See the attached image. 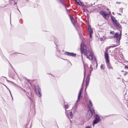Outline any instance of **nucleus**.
<instances>
[{"mask_svg": "<svg viewBox=\"0 0 128 128\" xmlns=\"http://www.w3.org/2000/svg\"><path fill=\"white\" fill-rule=\"evenodd\" d=\"M116 3L117 4H120V3L119 2H116Z\"/></svg>", "mask_w": 128, "mask_h": 128, "instance_id": "bb28decb", "label": "nucleus"}, {"mask_svg": "<svg viewBox=\"0 0 128 128\" xmlns=\"http://www.w3.org/2000/svg\"><path fill=\"white\" fill-rule=\"evenodd\" d=\"M100 14L106 19H108L109 18V14L111 15L110 12L109 14L107 13L104 11H102L100 12Z\"/></svg>", "mask_w": 128, "mask_h": 128, "instance_id": "39448f33", "label": "nucleus"}, {"mask_svg": "<svg viewBox=\"0 0 128 128\" xmlns=\"http://www.w3.org/2000/svg\"><path fill=\"white\" fill-rule=\"evenodd\" d=\"M92 103L90 100L89 101V104L88 105V107L90 108H91L92 106Z\"/></svg>", "mask_w": 128, "mask_h": 128, "instance_id": "ddd939ff", "label": "nucleus"}, {"mask_svg": "<svg viewBox=\"0 0 128 128\" xmlns=\"http://www.w3.org/2000/svg\"><path fill=\"white\" fill-rule=\"evenodd\" d=\"M119 14V15H121V14Z\"/></svg>", "mask_w": 128, "mask_h": 128, "instance_id": "7c9ffc66", "label": "nucleus"}, {"mask_svg": "<svg viewBox=\"0 0 128 128\" xmlns=\"http://www.w3.org/2000/svg\"><path fill=\"white\" fill-rule=\"evenodd\" d=\"M100 68H101L103 69H104V66L103 65H102L100 66Z\"/></svg>", "mask_w": 128, "mask_h": 128, "instance_id": "aec40b11", "label": "nucleus"}, {"mask_svg": "<svg viewBox=\"0 0 128 128\" xmlns=\"http://www.w3.org/2000/svg\"><path fill=\"white\" fill-rule=\"evenodd\" d=\"M68 107V104H65V108L66 109H67Z\"/></svg>", "mask_w": 128, "mask_h": 128, "instance_id": "a211bd4d", "label": "nucleus"}, {"mask_svg": "<svg viewBox=\"0 0 128 128\" xmlns=\"http://www.w3.org/2000/svg\"><path fill=\"white\" fill-rule=\"evenodd\" d=\"M124 75H126V74H124Z\"/></svg>", "mask_w": 128, "mask_h": 128, "instance_id": "2f4dec72", "label": "nucleus"}, {"mask_svg": "<svg viewBox=\"0 0 128 128\" xmlns=\"http://www.w3.org/2000/svg\"><path fill=\"white\" fill-rule=\"evenodd\" d=\"M86 88L85 89V90H86Z\"/></svg>", "mask_w": 128, "mask_h": 128, "instance_id": "c756f323", "label": "nucleus"}, {"mask_svg": "<svg viewBox=\"0 0 128 128\" xmlns=\"http://www.w3.org/2000/svg\"><path fill=\"white\" fill-rule=\"evenodd\" d=\"M114 37V38L115 39L116 42L117 44L116 45L112 46H111L112 47H116V46H118L119 45L120 43L119 42L120 38L121 36L119 34L116 32L115 34Z\"/></svg>", "mask_w": 128, "mask_h": 128, "instance_id": "f03ea898", "label": "nucleus"}, {"mask_svg": "<svg viewBox=\"0 0 128 128\" xmlns=\"http://www.w3.org/2000/svg\"><path fill=\"white\" fill-rule=\"evenodd\" d=\"M89 82L86 81V86H88L89 84Z\"/></svg>", "mask_w": 128, "mask_h": 128, "instance_id": "6ab92c4d", "label": "nucleus"}, {"mask_svg": "<svg viewBox=\"0 0 128 128\" xmlns=\"http://www.w3.org/2000/svg\"><path fill=\"white\" fill-rule=\"evenodd\" d=\"M114 33V32L113 31L111 32H110V34H113Z\"/></svg>", "mask_w": 128, "mask_h": 128, "instance_id": "412c9836", "label": "nucleus"}, {"mask_svg": "<svg viewBox=\"0 0 128 128\" xmlns=\"http://www.w3.org/2000/svg\"><path fill=\"white\" fill-rule=\"evenodd\" d=\"M69 118H72L73 116V115L72 112H70L68 114H67Z\"/></svg>", "mask_w": 128, "mask_h": 128, "instance_id": "9b49d317", "label": "nucleus"}, {"mask_svg": "<svg viewBox=\"0 0 128 128\" xmlns=\"http://www.w3.org/2000/svg\"><path fill=\"white\" fill-rule=\"evenodd\" d=\"M83 91V88H81L80 89L79 93L78 96V98L77 102L79 101L80 99V97L82 96V91Z\"/></svg>", "mask_w": 128, "mask_h": 128, "instance_id": "6e6552de", "label": "nucleus"}, {"mask_svg": "<svg viewBox=\"0 0 128 128\" xmlns=\"http://www.w3.org/2000/svg\"><path fill=\"white\" fill-rule=\"evenodd\" d=\"M75 1L80 5H82V2L80 0H75Z\"/></svg>", "mask_w": 128, "mask_h": 128, "instance_id": "f8f14e48", "label": "nucleus"}, {"mask_svg": "<svg viewBox=\"0 0 128 128\" xmlns=\"http://www.w3.org/2000/svg\"><path fill=\"white\" fill-rule=\"evenodd\" d=\"M65 54H66L70 56H75L76 55L75 54L73 53H70L68 52H66Z\"/></svg>", "mask_w": 128, "mask_h": 128, "instance_id": "9d476101", "label": "nucleus"}, {"mask_svg": "<svg viewBox=\"0 0 128 128\" xmlns=\"http://www.w3.org/2000/svg\"><path fill=\"white\" fill-rule=\"evenodd\" d=\"M107 66L108 68L111 69L112 68V66L109 64H108V63L107 64Z\"/></svg>", "mask_w": 128, "mask_h": 128, "instance_id": "2eb2a0df", "label": "nucleus"}, {"mask_svg": "<svg viewBox=\"0 0 128 128\" xmlns=\"http://www.w3.org/2000/svg\"><path fill=\"white\" fill-rule=\"evenodd\" d=\"M86 47L84 43H82L81 45V51L82 54L85 55H87V58L90 60H92L94 58V56L92 50L86 51Z\"/></svg>", "mask_w": 128, "mask_h": 128, "instance_id": "f257e3e1", "label": "nucleus"}, {"mask_svg": "<svg viewBox=\"0 0 128 128\" xmlns=\"http://www.w3.org/2000/svg\"><path fill=\"white\" fill-rule=\"evenodd\" d=\"M70 19L71 20V21L72 23L74 24V19L72 17H70Z\"/></svg>", "mask_w": 128, "mask_h": 128, "instance_id": "dca6fc26", "label": "nucleus"}, {"mask_svg": "<svg viewBox=\"0 0 128 128\" xmlns=\"http://www.w3.org/2000/svg\"><path fill=\"white\" fill-rule=\"evenodd\" d=\"M100 118L98 116L97 114H96L95 119L94 120L93 122V126H94V125L98 123L100 121Z\"/></svg>", "mask_w": 128, "mask_h": 128, "instance_id": "423d86ee", "label": "nucleus"}, {"mask_svg": "<svg viewBox=\"0 0 128 128\" xmlns=\"http://www.w3.org/2000/svg\"><path fill=\"white\" fill-rule=\"evenodd\" d=\"M112 14H113V15H114V12H112Z\"/></svg>", "mask_w": 128, "mask_h": 128, "instance_id": "c85d7f7f", "label": "nucleus"}, {"mask_svg": "<svg viewBox=\"0 0 128 128\" xmlns=\"http://www.w3.org/2000/svg\"><path fill=\"white\" fill-rule=\"evenodd\" d=\"M100 40L101 41H103L104 40V39L102 38H100Z\"/></svg>", "mask_w": 128, "mask_h": 128, "instance_id": "5701e85b", "label": "nucleus"}, {"mask_svg": "<svg viewBox=\"0 0 128 128\" xmlns=\"http://www.w3.org/2000/svg\"><path fill=\"white\" fill-rule=\"evenodd\" d=\"M111 18L114 25L117 28H120V26L114 17L113 16H111Z\"/></svg>", "mask_w": 128, "mask_h": 128, "instance_id": "7ed1b4c3", "label": "nucleus"}, {"mask_svg": "<svg viewBox=\"0 0 128 128\" xmlns=\"http://www.w3.org/2000/svg\"><path fill=\"white\" fill-rule=\"evenodd\" d=\"M8 81V82H11L12 83V84H14V83H13V82H10V81Z\"/></svg>", "mask_w": 128, "mask_h": 128, "instance_id": "a878e982", "label": "nucleus"}, {"mask_svg": "<svg viewBox=\"0 0 128 128\" xmlns=\"http://www.w3.org/2000/svg\"><path fill=\"white\" fill-rule=\"evenodd\" d=\"M104 58L106 63H108L109 62V58L108 54L107 52H106L104 54Z\"/></svg>", "mask_w": 128, "mask_h": 128, "instance_id": "0eeeda50", "label": "nucleus"}, {"mask_svg": "<svg viewBox=\"0 0 128 128\" xmlns=\"http://www.w3.org/2000/svg\"><path fill=\"white\" fill-rule=\"evenodd\" d=\"M124 69H128V66H126L124 67Z\"/></svg>", "mask_w": 128, "mask_h": 128, "instance_id": "4be33fe9", "label": "nucleus"}, {"mask_svg": "<svg viewBox=\"0 0 128 128\" xmlns=\"http://www.w3.org/2000/svg\"><path fill=\"white\" fill-rule=\"evenodd\" d=\"M85 128H90V127L89 126H86Z\"/></svg>", "mask_w": 128, "mask_h": 128, "instance_id": "b1692460", "label": "nucleus"}, {"mask_svg": "<svg viewBox=\"0 0 128 128\" xmlns=\"http://www.w3.org/2000/svg\"><path fill=\"white\" fill-rule=\"evenodd\" d=\"M95 114L94 110H88L86 115L87 118L89 119L91 117L92 115H93Z\"/></svg>", "mask_w": 128, "mask_h": 128, "instance_id": "20e7f679", "label": "nucleus"}, {"mask_svg": "<svg viewBox=\"0 0 128 128\" xmlns=\"http://www.w3.org/2000/svg\"><path fill=\"white\" fill-rule=\"evenodd\" d=\"M35 92L36 94L39 97L41 96V94L40 92V89L38 87L36 88V89Z\"/></svg>", "mask_w": 128, "mask_h": 128, "instance_id": "1a4fd4ad", "label": "nucleus"}, {"mask_svg": "<svg viewBox=\"0 0 128 128\" xmlns=\"http://www.w3.org/2000/svg\"><path fill=\"white\" fill-rule=\"evenodd\" d=\"M92 33H90V37H92Z\"/></svg>", "mask_w": 128, "mask_h": 128, "instance_id": "393cba45", "label": "nucleus"}, {"mask_svg": "<svg viewBox=\"0 0 128 128\" xmlns=\"http://www.w3.org/2000/svg\"><path fill=\"white\" fill-rule=\"evenodd\" d=\"M90 79V78L89 76H88L86 78V81L89 82Z\"/></svg>", "mask_w": 128, "mask_h": 128, "instance_id": "f3484780", "label": "nucleus"}, {"mask_svg": "<svg viewBox=\"0 0 128 128\" xmlns=\"http://www.w3.org/2000/svg\"><path fill=\"white\" fill-rule=\"evenodd\" d=\"M88 30L90 32V33H92V30L91 28V27L90 26H88Z\"/></svg>", "mask_w": 128, "mask_h": 128, "instance_id": "4468645a", "label": "nucleus"}, {"mask_svg": "<svg viewBox=\"0 0 128 128\" xmlns=\"http://www.w3.org/2000/svg\"><path fill=\"white\" fill-rule=\"evenodd\" d=\"M90 66L91 67V69H90L91 70H92V68H91V66Z\"/></svg>", "mask_w": 128, "mask_h": 128, "instance_id": "cd10ccee", "label": "nucleus"}]
</instances>
